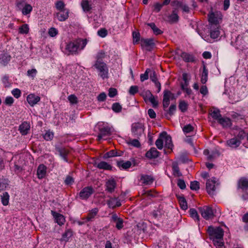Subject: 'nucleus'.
Listing matches in <instances>:
<instances>
[{"label": "nucleus", "mask_w": 248, "mask_h": 248, "mask_svg": "<svg viewBox=\"0 0 248 248\" xmlns=\"http://www.w3.org/2000/svg\"><path fill=\"white\" fill-rule=\"evenodd\" d=\"M86 44V39H78L67 44L66 46V50L70 54H77L78 51L82 50Z\"/></svg>", "instance_id": "f257e3e1"}, {"label": "nucleus", "mask_w": 248, "mask_h": 248, "mask_svg": "<svg viewBox=\"0 0 248 248\" xmlns=\"http://www.w3.org/2000/svg\"><path fill=\"white\" fill-rule=\"evenodd\" d=\"M144 125L141 123H135L131 126L132 134L137 138H140L144 134Z\"/></svg>", "instance_id": "f03ea898"}, {"label": "nucleus", "mask_w": 248, "mask_h": 248, "mask_svg": "<svg viewBox=\"0 0 248 248\" xmlns=\"http://www.w3.org/2000/svg\"><path fill=\"white\" fill-rule=\"evenodd\" d=\"M207 232L212 239L223 238L224 231L220 227L214 228L209 226L207 229Z\"/></svg>", "instance_id": "7ed1b4c3"}, {"label": "nucleus", "mask_w": 248, "mask_h": 248, "mask_svg": "<svg viewBox=\"0 0 248 248\" xmlns=\"http://www.w3.org/2000/svg\"><path fill=\"white\" fill-rule=\"evenodd\" d=\"M55 149L57 152L56 154H58L65 162H68L67 156L70 152L69 149L60 144L55 145Z\"/></svg>", "instance_id": "20e7f679"}, {"label": "nucleus", "mask_w": 248, "mask_h": 248, "mask_svg": "<svg viewBox=\"0 0 248 248\" xmlns=\"http://www.w3.org/2000/svg\"><path fill=\"white\" fill-rule=\"evenodd\" d=\"M199 210L202 216L206 220L211 219L214 216L213 210L210 207L207 206L201 207L199 208Z\"/></svg>", "instance_id": "39448f33"}, {"label": "nucleus", "mask_w": 248, "mask_h": 248, "mask_svg": "<svg viewBox=\"0 0 248 248\" xmlns=\"http://www.w3.org/2000/svg\"><path fill=\"white\" fill-rule=\"evenodd\" d=\"M140 44L143 48L148 51H151L155 46L153 38H141Z\"/></svg>", "instance_id": "423d86ee"}, {"label": "nucleus", "mask_w": 248, "mask_h": 248, "mask_svg": "<svg viewBox=\"0 0 248 248\" xmlns=\"http://www.w3.org/2000/svg\"><path fill=\"white\" fill-rule=\"evenodd\" d=\"M94 66L98 70L99 75L102 78H108V69L105 62L95 63Z\"/></svg>", "instance_id": "0eeeda50"}, {"label": "nucleus", "mask_w": 248, "mask_h": 248, "mask_svg": "<svg viewBox=\"0 0 248 248\" xmlns=\"http://www.w3.org/2000/svg\"><path fill=\"white\" fill-rule=\"evenodd\" d=\"M218 180L215 177H212L210 179H208L206 182V190L207 192L213 195L216 189V186L218 185Z\"/></svg>", "instance_id": "6e6552de"}, {"label": "nucleus", "mask_w": 248, "mask_h": 248, "mask_svg": "<svg viewBox=\"0 0 248 248\" xmlns=\"http://www.w3.org/2000/svg\"><path fill=\"white\" fill-rule=\"evenodd\" d=\"M94 190L91 186L83 188L78 193L79 198L83 200H87L93 194Z\"/></svg>", "instance_id": "1a4fd4ad"}, {"label": "nucleus", "mask_w": 248, "mask_h": 248, "mask_svg": "<svg viewBox=\"0 0 248 248\" xmlns=\"http://www.w3.org/2000/svg\"><path fill=\"white\" fill-rule=\"evenodd\" d=\"M51 213L56 223L60 226H62L64 224L65 222V219L62 215L57 213L53 210L51 211Z\"/></svg>", "instance_id": "9d476101"}, {"label": "nucleus", "mask_w": 248, "mask_h": 248, "mask_svg": "<svg viewBox=\"0 0 248 248\" xmlns=\"http://www.w3.org/2000/svg\"><path fill=\"white\" fill-rule=\"evenodd\" d=\"M111 222L115 223L116 224V227L120 230L124 227L123 220L122 218L119 217L116 214L112 215L110 219Z\"/></svg>", "instance_id": "9b49d317"}, {"label": "nucleus", "mask_w": 248, "mask_h": 248, "mask_svg": "<svg viewBox=\"0 0 248 248\" xmlns=\"http://www.w3.org/2000/svg\"><path fill=\"white\" fill-rule=\"evenodd\" d=\"M161 136L164 138L165 141V147L169 149L172 150L173 144L171 137L168 135L167 132H163L161 133Z\"/></svg>", "instance_id": "f8f14e48"}, {"label": "nucleus", "mask_w": 248, "mask_h": 248, "mask_svg": "<svg viewBox=\"0 0 248 248\" xmlns=\"http://www.w3.org/2000/svg\"><path fill=\"white\" fill-rule=\"evenodd\" d=\"M27 101L31 106H34L40 101V97L33 93H31L27 96Z\"/></svg>", "instance_id": "ddd939ff"}, {"label": "nucleus", "mask_w": 248, "mask_h": 248, "mask_svg": "<svg viewBox=\"0 0 248 248\" xmlns=\"http://www.w3.org/2000/svg\"><path fill=\"white\" fill-rule=\"evenodd\" d=\"M47 167L44 164H40L37 169V175L39 179H42L46 175Z\"/></svg>", "instance_id": "4468645a"}, {"label": "nucleus", "mask_w": 248, "mask_h": 248, "mask_svg": "<svg viewBox=\"0 0 248 248\" xmlns=\"http://www.w3.org/2000/svg\"><path fill=\"white\" fill-rule=\"evenodd\" d=\"M179 20V16H178V11L173 10L171 15L167 16L166 21L172 24L177 23Z\"/></svg>", "instance_id": "2eb2a0df"}, {"label": "nucleus", "mask_w": 248, "mask_h": 248, "mask_svg": "<svg viewBox=\"0 0 248 248\" xmlns=\"http://www.w3.org/2000/svg\"><path fill=\"white\" fill-rule=\"evenodd\" d=\"M30 130V125L27 122H24L19 126V131L22 135H26Z\"/></svg>", "instance_id": "dca6fc26"}, {"label": "nucleus", "mask_w": 248, "mask_h": 248, "mask_svg": "<svg viewBox=\"0 0 248 248\" xmlns=\"http://www.w3.org/2000/svg\"><path fill=\"white\" fill-rule=\"evenodd\" d=\"M241 143V140L237 138H233L227 141V145L232 149L237 148Z\"/></svg>", "instance_id": "f3484780"}, {"label": "nucleus", "mask_w": 248, "mask_h": 248, "mask_svg": "<svg viewBox=\"0 0 248 248\" xmlns=\"http://www.w3.org/2000/svg\"><path fill=\"white\" fill-rule=\"evenodd\" d=\"M57 17L60 21H64L69 17V10L64 9L57 13Z\"/></svg>", "instance_id": "a211bd4d"}, {"label": "nucleus", "mask_w": 248, "mask_h": 248, "mask_svg": "<svg viewBox=\"0 0 248 248\" xmlns=\"http://www.w3.org/2000/svg\"><path fill=\"white\" fill-rule=\"evenodd\" d=\"M107 204L109 208H114L121 205L120 200L116 198H111L107 201Z\"/></svg>", "instance_id": "6ab92c4d"}, {"label": "nucleus", "mask_w": 248, "mask_h": 248, "mask_svg": "<svg viewBox=\"0 0 248 248\" xmlns=\"http://www.w3.org/2000/svg\"><path fill=\"white\" fill-rule=\"evenodd\" d=\"M209 114L214 120H217V122L221 118L220 110L216 108H212L210 109Z\"/></svg>", "instance_id": "aec40b11"}, {"label": "nucleus", "mask_w": 248, "mask_h": 248, "mask_svg": "<svg viewBox=\"0 0 248 248\" xmlns=\"http://www.w3.org/2000/svg\"><path fill=\"white\" fill-rule=\"evenodd\" d=\"M224 128H228L232 126L231 120L227 117H222L217 122Z\"/></svg>", "instance_id": "412c9836"}, {"label": "nucleus", "mask_w": 248, "mask_h": 248, "mask_svg": "<svg viewBox=\"0 0 248 248\" xmlns=\"http://www.w3.org/2000/svg\"><path fill=\"white\" fill-rule=\"evenodd\" d=\"M180 56L183 60L186 62H192L195 61V57L192 54L185 52H182Z\"/></svg>", "instance_id": "4be33fe9"}, {"label": "nucleus", "mask_w": 248, "mask_h": 248, "mask_svg": "<svg viewBox=\"0 0 248 248\" xmlns=\"http://www.w3.org/2000/svg\"><path fill=\"white\" fill-rule=\"evenodd\" d=\"M110 128L108 127H104L100 129V133L97 136L98 140H100L104 136L110 134Z\"/></svg>", "instance_id": "5701e85b"}, {"label": "nucleus", "mask_w": 248, "mask_h": 248, "mask_svg": "<svg viewBox=\"0 0 248 248\" xmlns=\"http://www.w3.org/2000/svg\"><path fill=\"white\" fill-rule=\"evenodd\" d=\"M159 153L155 148H152L146 153V156L150 159L155 158L158 156Z\"/></svg>", "instance_id": "b1692460"}, {"label": "nucleus", "mask_w": 248, "mask_h": 248, "mask_svg": "<svg viewBox=\"0 0 248 248\" xmlns=\"http://www.w3.org/2000/svg\"><path fill=\"white\" fill-rule=\"evenodd\" d=\"M157 78V75L155 71L153 69L148 68L145 71L144 74H141L140 78Z\"/></svg>", "instance_id": "393cba45"}, {"label": "nucleus", "mask_w": 248, "mask_h": 248, "mask_svg": "<svg viewBox=\"0 0 248 248\" xmlns=\"http://www.w3.org/2000/svg\"><path fill=\"white\" fill-rule=\"evenodd\" d=\"M208 21L211 24L217 25L218 23V15L211 13L208 15Z\"/></svg>", "instance_id": "a878e982"}, {"label": "nucleus", "mask_w": 248, "mask_h": 248, "mask_svg": "<svg viewBox=\"0 0 248 248\" xmlns=\"http://www.w3.org/2000/svg\"><path fill=\"white\" fill-rule=\"evenodd\" d=\"M106 190L110 193H112L116 187V182L114 180H108L106 183Z\"/></svg>", "instance_id": "bb28decb"}, {"label": "nucleus", "mask_w": 248, "mask_h": 248, "mask_svg": "<svg viewBox=\"0 0 248 248\" xmlns=\"http://www.w3.org/2000/svg\"><path fill=\"white\" fill-rule=\"evenodd\" d=\"M98 212V209L97 208H94L92 209L91 211H90L89 213L88 214L87 217L86 218V221H92L94 218L96 216Z\"/></svg>", "instance_id": "cd10ccee"}, {"label": "nucleus", "mask_w": 248, "mask_h": 248, "mask_svg": "<svg viewBox=\"0 0 248 248\" xmlns=\"http://www.w3.org/2000/svg\"><path fill=\"white\" fill-rule=\"evenodd\" d=\"M141 182L146 185H151L153 183L154 179L150 175H142L140 177Z\"/></svg>", "instance_id": "c85d7f7f"}, {"label": "nucleus", "mask_w": 248, "mask_h": 248, "mask_svg": "<svg viewBox=\"0 0 248 248\" xmlns=\"http://www.w3.org/2000/svg\"><path fill=\"white\" fill-rule=\"evenodd\" d=\"M96 166L99 169H103L106 170H110L112 167L110 165L105 161H101L98 163H95Z\"/></svg>", "instance_id": "c756f323"}, {"label": "nucleus", "mask_w": 248, "mask_h": 248, "mask_svg": "<svg viewBox=\"0 0 248 248\" xmlns=\"http://www.w3.org/2000/svg\"><path fill=\"white\" fill-rule=\"evenodd\" d=\"M131 162L130 161H127L125 162L124 161H120L117 162L118 167L122 169H127L131 167Z\"/></svg>", "instance_id": "7c9ffc66"}, {"label": "nucleus", "mask_w": 248, "mask_h": 248, "mask_svg": "<svg viewBox=\"0 0 248 248\" xmlns=\"http://www.w3.org/2000/svg\"><path fill=\"white\" fill-rule=\"evenodd\" d=\"M73 235V232L71 229L66 230L63 233L61 241L67 242Z\"/></svg>", "instance_id": "2f4dec72"}, {"label": "nucleus", "mask_w": 248, "mask_h": 248, "mask_svg": "<svg viewBox=\"0 0 248 248\" xmlns=\"http://www.w3.org/2000/svg\"><path fill=\"white\" fill-rule=\"evenodd\" d=\"M9 195L7 192H4L0 195L1 202L4 206H6L9 204Z\"/></svg>", "instance_id": "473e14b6"}, {"label": "nucleus", "mask_w": 248, "mask_h": 248, "mask_svg": "<svg viewBox=\"0 0 248 248\" xmlns=\"http://www.w3.org/2000/svg\"><path fill=\"white\" fill-rule=\"evenodd\" d=\"M176 109V106L175 105H171L169 109L167 110L165 114V116L168 119H170V117L174 115Z\"/></svg>", "instance_id": "72a5a7b5"}, {"label": "nucleus", "mask_w": 248, "mask_h": 248, "mask_svg": "<svg viewBox=\"0 0 248 248\" xmlns=\"http://www.w3.org/2000/svg\"><path fill=\"white\" fill-rule=\"evenodd\" d=\"M238 187L243 189H246L248 188V179L241 178L238 182Z\"/></svg>", "instance_id": "f704fd0d"}, {"label": "nucleus", "mask_w": 248, "mask_h": 248, "mask_svg": "<svg viewBox=\"0 0 248 248\" xmlns=\"http://www.w3.org/2000/svg\"><path fill=\"white\" fill-rule=\"evenodd\" d=\"M10 56L6 54H1L0 55V63L5 65L10 61Z\"/></svg>", "instance_id": "c9c22d12"}, {"label": "nucleus", "mask_w": 248, "mask_h": 248, "mask_svg": "<svg viewBox=\"0 0 248 248\" xmlns=\"http://www.w3.org/2000/svg\"><path fill=\"white\" fill-rule=\"evenodd\" d=\"M9 186V181L4 178H0V192L6 189Z\"/></svg>", "instance_id": "e433bc0d"}, {"label": "nucleus", "mask_w": 248, "mask_h": 248, "mask_svg": "<svg viewBox=\"0 0 248 248\" xmlns=\"http://www.w3.org/2000/svg\"><path fill=\"white\" fill-rule=\"evenodd\" d=\"M184 3L183 1L178 0H173L171 2V5L173 7V10H176L178 11V9L182 8Z\"/></svg>", "instance_id": "4c0bfd02"}, {"label": "nucleus", "mask_w": 248, "mask_h": 248, "mask_svg": "<svg viewBox=\"0 0 248 248\" xmlns=\"http://www.w3.org/2000/svg\"><path fill=\"white\" fill-rule=\"evenodd\" d=\"M147 25L152 29L155 35L161 34L163 33V31L158 29L154 23H147Z\"/></svg>", "instance_id": "58836bf2"}, {"label": "nucleus", "mask_w": 248, "mask_h": 248, "mask_svg": "<svg viewBox=\"0 0 248 248\" xmlns=\"http://www.w3.org/2000/svg\"><path fill=\"white\" fill-rule=\"evenodd\" d=\"M81 5L83 11L85 12H89L92 9L91 5L89 4L88 0H82Z\"/></svg>", "instance_id": "ea45409f"}, {"label": "nucleus", "mask_w": 248, "mask_h": 248, "mask_svg": "<svg viewBox=\"0 0 248 248\" xmlns=\"http://www.w3.org/2000/svg\"><path fill=\"white\" fill-rule=\"evenodd\" d=\"M204 155L207 156V159L209 160H212L214 159L216 157V155H218L217 153L212 152L211 154L208 150H205L203 151Z\"/></svg>", "instance_id": "a19ab883"}, {"label": "nucleus", "mask_w": 248, "mask_h": 248, "mask_svg": "<svg viewBox=\"0 0 248 248\" xmlns=\"http://www.w3.org/2000/svg\"><path fill=\"white\" fill-rule=\"evenodd\" d=\"M164 138L161 136V133L160 134L158 139L155 141V145L159 150H161L163 147Z\"/></svg>", "instance_id": "79ce46f5"}, {"label": "nucleus", "mask_w": 248, "mask_h": 248, "mask_svg": "<svg viewBox=\"0 0 248 248\" xmlns=\"http://www.w3.org/2000/svg\"><path fill=\"white\" fill-rule=\"evenodd\" d=\"M106 54L103 51H101L99 52L96 57V61L95 62V63H98V62L99 63H102L104 62L102 61L103 59L105 57Z\"/></svg>", "instance_id": "37998d69"}, {"label": "nucleus", "mask_w": 248, "mask_h": 248, "mask_svg": "<svg viewBox=\"0 0 248 248\" xmlns=\"http://www.w3.org/2000/svg\"><path fill=\"white\" fill-rule=\"evenodd\" d=\"M32 10V6L29 4H26L22 9V14L24 15H27L30 14Z\"/></svg>", "instance_id": "c03bdc74"}, {"label": "nucleus", "mask_w": 248, "mask_h": 248, "mask_svg": "<svg viewBox=\"0 0 248 248\" xmlns=\"http://www.w3.org/2000/svg\"><path fill=\"white\" fill-rule=\"evenodd\" d=\"M127 143L136 147H139L140 146V144L138 139H129L127 140Z\"/></svg>", "instance_id": "a18cd8bd"}, {"label": "nucleus", "mask_w": 248, "mask_h": 248, "mask_svg": "<svg viewBox=\"0 0 248 248\" xmlns=\"http://www.w3.org/2000/svg\"><path fill=\"white\" fill-rule=\"evenodd\" d=\"M220 35V31L218 28L212 29L210 31V37L213 39L217 38Z\"/></svg>", "instance_id": "49530a36"}, {"label": "nucleus", "mask_w": 248, "mask_h": 248, "mask_svg": "<svg viewBox=\"0 0 248 248\" xmlns=\"http://www.w3.org/2000/svg\"><path fill=\"white\" fill-rule=\"evenodd\" d=\"M189 214L190 217L194 219L195 220L199 221V216L197 211L195 209H190L189 210Z\"/></svg>", "instance_id": "de8ad7c7"}, {"label": "nucleus", "mask_w": 248, "mask_h": 248, "mask_svg": "<svg viewBox=\"0 0 248 248\" xmlns=\"http://www.w3.org/2000/svg\"><path fill=\"white\" fill-rule=\"evenodd\" d=\"M172 170L174 175L177 176H180L182 175L177 163H175L172 164Z\"/></svg>", "instance_id": "09e8293b"}, {"label": "nucleus", "mask_w": 248, "mask_h": 248, "mask_svg": "<svg viewBox=\"0 0 248 248\" xmlns=\"http://www.w3.org/2000/svg\"><path fill=\"white\" fill-rule=\"evenodd\" d=\"M29 28L26 24H23L19 28V32L21 34H27L29 32Z\"/></svg>", "instance_id": "8fccbe9b"}, {"label": "nucleus", "mask_w": 248, "mask_h": 248, "mask_svg": "<svg viewBox=\"0 0 248 248\" xmlns=\"http://www.w3.org/2000/svg\"><path fill=\"white\" fill-rule=\"evenodd\" d=\"M163 98H168L169 100H172L174 98V94L170 91L165 90L164 91Z\"/></svg>", "instance_id": "3c124183"}, {"label": "nucleus", "mask_w": 248, "mask_h": 248, "mask_svg": "<svg viewBox=\"0 0 248 248\" xmlns=\"http://www.w3.org/2000/svg\"><path fill=\"white\" fill-rule=\"evenodd\" d=\"M179 201L181 208L183 210H186L187 208V205L185 198L180 197Z\"/></svg>", "instance_id": "603ef678"}, {"label": "nucleus", "mask_w": 248, "mask_h": 248, "mask_svg": "<svg viewBox=\"0 0 248 248\" xmlns=\"http://www.w3.org/2000/svg\"><path fill=\"white\" fill-rule=\"evenodd\" d=\"M187 103L185 101H181L179 103V108L182 112H185L187 109Z\"/></svg>", "instance_id": "864d4df0"}, {"label": "nucleus", "mask_w": 248, "mask_h": 248, "mask_svg": "<svg viewBox=\"0 0 248 248\" xmlns=\"http://www.w3.org/2000/svg\"><path fill=\"white\" fill-rule=\"evenodd\" d=\"M183 130L185 134H187L193 131L194 127L190 124H186L184 126Z\"/></svg>", "instance_id": "5fc2aeb1"}, {"label": "nucleus", "mask_w": 248, "mask_h": 248, "mask_svg": "<svg viewBox=\"0 0 248 248\" xmlns=\"http://www.w3.org/2000/svg\"><path fill=\"white\" fill-rule=\"evenodd\" d=\"M190 189L192 190H197L200 188V184L197 181H194L190 183Z\"/></svg>", "instance_id": "6e6d98bb"}, {"label": "nucleus", "mask_w": 248, "mask_h": 248, "mask_svg": "<svg viewBox=\"0 0 248 248\" xmlns=\"http://www.w3.org/2000/svg\"><path fill=\"white\" fill-rule=\"evenodd\" d=\"M54 136L53 133L50 131H47L45 134L44 135V138L46 140H51Z\"/></svg>", "instance_id": "4d7b16f0"}, {"label": "nucleus", "mask_w": 248, "mask_h": 248, "mask_svg": "<svg viewBox=\"0 0 248 248\" xmlns=\"http://www.w3.org/2000/svg\"><path fill=\"white\" fill-rule=\"evenodd\" d=\"M122 107L118 103H115L112 106V110L116 112H120L122 110Z\"/></svg>", "instance_id": "13d9d810"}, {"label": "nucleus", "mask_w": 248, "mask_h": 248, "mask_svg": "<svg viewBox=\"0 0 248 248\" xmlns=\"http://www.w3.org/2000/svg\"><path fill=\"white\" fill-rule=\"evenodd\" d=\"M215 246L217 247H220L223 246V242H222V238L219 239H212Z\"/></svg>", "instance_id": "bf43d9fd"}, {"label": "nucleus", "mask_w": 248, "mask_h": 248, "mask_svg": "<svg viewBox=\"0 0 248 248\" xmlns=\"http://www.w3.org/2000/svg\"><path fill=\"white\" fill-rule=\"evenodd\" d=\"M139 91V87L137 86H131L130 87L128 93L130 95H134Z\"/></svg>", "instance_id": "052dcab7"}, {"label": "nucleus", "mask_w": 248, "mask_h": 248, "mask_svg": "<svg viewBox=\"0 0 248 248\" xmlns=\"http://www.w3.org/2000/svg\"><path fill=\"white\" fill-rule=\"evenodd\" d=\"M133 43H138L140 40V34L138 32L134 31L133 32Z\"/></svg>", "instance_id": "680f3d73"}, {"label": "nucleus", "mask_w": 248, "mask_h": 248, "mask_svg": "<svg viewBox=\"0 0 248 248\" xmlns=\"http://www.w3.org/2000/svg\"><path fill=\"white\" fill-rule=\"evenodd\" d=\"M64 2L62 0L58 1L56 3V8L58 10L62 11L64 10Z\"/></svg>", "instance_id": "e2e57ef3"}, {"label": "nucleus", "mask_w": 248, "mask_h": 248, "mask_svg": "<svg viewBox=\"0 0 248 248\" xmlns=\"http://www.w3.org/2000/svg\"><path fill=\"white\" fill-rule=\"evenodd\" d=\"M97 34L101 37H105L108 34V31L105 28H102L98 31Z\"/></svg>", "instance_id": "0e129e2a"}, {"label": "nucleus", "mask_w": 248, "mask_h": 248, "mask_svg": "<svg viewBox=\"0 0 248 248\" xmlns=\"http://www.w3.org/2000/svg\"><path fill=\"white\" fill-rule=\"evenodd\" d=\"M69 102L72 104H76L78 103V98L74 94H71L68 97Z\"/></svg>", "instance_id": "69168bd1"}, {"label": "nucleus", "mask_w": 248, "mask_h": 248, "mask_svg": "<svg viewBox=\"0 0 248 248\" xmlns=\"http://www.w3.org/2000/svg\"><path fill=\"white\" fill-rule=\"evenodd\" d=\"M232 118L235 121L238 120L239 119H243V115L238 114L235 112H232L231 114Z\"/></svg>", "instance_id": "338daca9"}, {"label": "nucleus", "mask_w": 248, "mask_h": 248, "mask_svg": "<svg viewBox=\"0 0 248 248\" xmlns=\"http://www.w3.org/2000/svg\"><path fill=\"white\" fill-rule=\"evenodd\" d=\"M12 93L16 98H18L21 96V91L17 88L14 89L12 91Z\"/></svg>", "instance_id": "774afa93"}]
</instances>
